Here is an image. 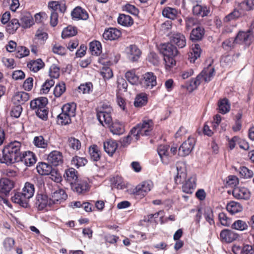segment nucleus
I'll list each match as a JSON object with an SVG mask.
<instances>
[{"mask_svg": "<svg viewBox=\"0 0 254 254\" xmlns=\"http://www.w3.org/2000/svg\"><path fill=\"white\" fill-rule=\"evenodd\" d=\"M154 124L152 120L144 119L142 122L134 127L128 135L123 139L124 145L130 143L131 140L137 141L141 136L150 135L153 130Z\"/></svg>", "mask_w": 254, "mask_h": 254, "instance_id": "f257e3e1", "label": "nucleus"}, {"mask_svg": "<svg viewBox=\"0 0 254 254\" xmlns=\"http://www.w3.org/2000/svg\"><path fill=\"white\" fill-rule=\"evenodd\" d=\"M21 143L18 141L10 142L2 149L0 155V163L7 165H11L20 159Z\"/></svg>", "mask_w": 254, "mask_h": 254, "instance_id": "f03ea898", "label": "nucleus"}, {"mask_svg": "<svg viewBox=\"0 0 254 254\" xmlns=\"http://www.w3.org/2000/svg\"><path fill=\"white\" fill-rule=\"evenodd\" d=\"M112 111L111 107L107 104H103L98 107L97 110V117L99 122L103 126L104 124L110 125L112 122L111 113Z\"/></svg>", "mask_w": 254, "mask_h": 254, "instance_id": "7ed1b4c3", "label": "nucleus"}, {"mask_svg": "<svg viewBox=\"0 0 254 254\" xmlns=\"http://www.w3.org/2000/svg\"><path fill=\"white\" fill-rule=\"evenodd\" d=\"M153 187V184L152 181L150 180L144 181L135 187L133 190V193L136 196L143 197L151 190Z\"/></svg>", "mask_w": 254, "mask_h": 254, "instance_id": "20e7f679", "label": "nucleus"}, {"mask_svg": "<svg viewBox=\"0 0 254 254\" xmlns=\"http://www.w3.org/2000/svg\"><path fill=\"white\" fill-rule=\"evenodd\" d=\"M195 142L194 138L189 137L179 147V154L183 156L188 155L194 148Z\"/></svg>", "mask_w": 254, "mask_h": 254, "instance_id": "39448f33", "label": "nucleus"}, {"mask_svg": "<svg viewBox=\"0 0 254 254\" xmlns=\"http://www.w3.org/2000/svg\"><path fill=\"white\" fill-rule=\"evenodd\" d=\"M11 200L13 203L18 204L24 208H28L30 206V198L20 191L16 192L11 197Z\"/></svg>", "mask_w": 254, "mask_h": 254, "instance_id": "423d86ee", "label": "nucleus"}, {"mask_svg": "<svg viewBox=\"0 0 254 254\" xmlns=\"http://www.w3.org/2000/svg\"><path fill=\"white\" fill-rule=\"evenodd\" d=\"M169 146L160 145L157 148V152L162 162L164 164H168L171 160V154L169 152Z\"/></svg>", "mask_w": 254, "mask_h": 254, "instance_id": "0eeeda50", "label": "nucleus"}, {"mask_svg": "<svg viewBox=\"0 0 254 254\" xmlns=\"http://www.w3.org/2000/svg\"><path fill=\"white\" fill-rule=\"evenodd\" d=\"M67 197V195L64 190L58 189L51 193L49 204L60 203L65 200Z\"/></svg>", "mask_w": 254, "mask_h": 254, "instance_id": "6e6552de", "label": "nucleus"}, {"mask_svg": "<svg viewBox=\"0 0 254 254\" xmlns=\"http://www.w3.org/2000/svg\"><path fill=\"white\" fill-rule=\"evenodd\" d=\"M254 30L249 29L247 32H240L235 38L236 43H244L247 45H250L253 37Z\"/></svg>", "mask_w": 254, "mask_h": 254, "instance_id": "1a4fd4ad", "label": "nucleus"}, {"mask_svg": "<svg viewBox=\"0 0 254 254\" xmlns=\"http://www.w3.org/2000/svg\"><path fill=\"white\" fill-rule=\"evenodd\" d=\"M143 76L142 84L144 87L148 89H152L156 85V76L153 72H146L143 74Z\"/></svg>", "mask_w": 254, "mask_h": 254, "instance_id": "9d476101", "label": "nucleus"}, {"mask_svg": "<svg viewBox=\"0 0 254 254\" xmlns=\"http://www.w3.org/2000/svg\"><path fill=\"white\" fill-rule=\"evenodd\" d=\"M47 160L49 163H51L53 166L60 165L63 162V154L59 151H53L49 154Z\"/></svg>", "mask_w": 254, "mask_h": 254, "instance_id": "9b49d317", "label": "nucleus"}, {"mask_svg": "<svg viewBox=\"0 0 254 254\" xmlns=\"http://www.w3.org/2000/svg\"><path fill=\"white\" fill-rule=\"evenodd\" d=\"M238 237V235L229 229L223 230L220 234V238L222 242L232 243Z\"/></svg>", "mask_w": 254, "mask_h": 254, "instance_id": "f8f14e48", "label": "nucleus"}, {"mask_svg": "<svg viewBox=\"0 0 254 254\" xmlns=\"http://www.w3.org/2000/svg\"><path fill=\"white\" fill-rule=\"evenodd\" d=\"M233 196L237 199H248L250 197L251 192L244 187H236L233 190Z\"/></svg>", "mask_w": 254, "mask_h": 254, "instance_id": "ddd939ff", "label": "nucleus"}, {"mask_svg": "<svg viewBox=\"0 0 254 254\" xmlns=\"http://www.w3.org/2000/svg\"><path fill=\"white\" fill-rule=\"evenodd\" d=\"M126 53L128 58L132 62L138 60L140 58L141 52L135 45H130L126 48Z\"/></svg>", "mask_w": 254, "mask_h": 254, "instance_id": "4468645a", "label": "nucleus"}, {"mask_svg": "<svg viewBox=\"0 0 254 254\" xmlns=\"http://www.w3.org/2000/svg\"><path fill=\"white\" fill-rule=\"evenodd\" d=\"M23 163L26 166H31L35 164L36 162V157L35 155L31 151H26L20 155V161Z\"/></svg>", "mask_w": 254, "mask_h": 254, "instance_id": "2eb2a0df", "label": "nucleus"}, {"mask_svg": "<svg viewBox=\"0 0 254 254\" xmlns=\"http://www.w3.org/2000/svg\"><path fill=\"white\" fill-rule=\"evenodd\" d=\"M232 251L234 254H254V244L246 245L241 247L238 245H234Z\"/></svg>", "mask_w": 254, "mask_h": 254, "instance_id": "dca6fc26", "label": "nucleus"}, {"mask_svg": "<svg viewBox=\"0 0 254 254\" xmlns=\"http://www.w3.org/2000/svg\"><path fill=\"white\" fill-rule=\"evenodd\" d=\"M14 186L13 181L7 178H2L0 180V192L6 195L13 188Z\"/></svg>", "mask_w": 254, "mask_h": 254, "instance_id": "f3484780", "label": "nucleus"}, {"mask_svg": "<svg viewBox=\"0 0 254 254\" xmlns=\"http://www.w3.org/2000/svg\"><path fill=\"white\" fill-rule=\"evenodd\" d=\"M29 97L28 93L23 91H19L15 93L12 101L15 105L21 106L28 101Z\"/></svg>", "mask_w": 254, "mask_h": 254, "instance_id": "a211bd4d", "label": "nucleus"}, {"mask_svg": "<svg viewBox=\"0 0 254 254\" xmlns=\"http://www.w3.org/2000/svg\"><path fill=\"white\" fill-rule=\"evenodd\" d=\"M64 179L70 185L78 180V172L73 168L66 169L63 175Z\"/></svg>", "mask_w": 254, "mask_h": 254, "instance_id": "6ab92c4d", "label": "nucleus"}, {"mask_svg": "<svg viewBox=\"0 0 254 254\" xmlns=\"http://www.w3.org/2000/svg\"><path fill=\"white\" fill-rule=\"evenodd\" d=\"M177 174L175 178V181L177 184L182 183L183 181L187 177L186 169L185 164L182 163H178L177 164Z\"/></svg>", "mask_w": 254, "mask_h": 254, "instance_id": "aec40b11", "label": "nucleus"}, {"mask_svg": "<svg viewBox=\"0 0 254 254\" xmlns=\"http://www.w3.org/2000/svg\"><path fill=\"white\" fill-rule=\"evenodd\" d=\"M160 52L164 55V57L170 56H176L178 54L176 47L170 43L161 45L160 47Z\"/></svg>", "mask_w": 254, "mask_h": 254, "instance_id": "412c9836", "label": "nucleus"}, {"mask_svg": "<svg viewBox=\"0 0 254 254\" xmlns=\"http://www.w3.org/2000/svg\"><path fill=\"white\" fill-rule=\"evenodd\" d=\"M196 179L195 175L190 177L183 185V191L187 193H192L196 187Z\"/></svg>", "mask_w": 254, "mask_h": 254, "instance_id": "4be33fe9", "label": "nucleus"}, {"mask_svg": "<svg viewBox=\"0 0 254 254\" xmlns=\"http://www.w3.org/2000/svg\"><path fill=\"white\" fill-rule=\"evenodd\" d=\"M72 190L78 194L83 193L88 189V184L83 181H76L70 185Z\"/></svg>", "mask_w": 254, "mask_h": 254, "instance_id": "5701e85b", "label": "nucleus"}, {"mask_svg": "<svg viewBox=\"0 0 254 254\" xmlns=\"http://www.w3.org/2000/svg\"><path fill=\"white\" fill-rule=\"evenodd\" d=\"M171 41L180 48H183L186 45V37L181 33H177L173 34L171 37Z\"/></svg>", "mask_w": 254, "mask_h": 254, "instance_id": "b1692460", "label": "nucleus"}, {"mask_svg": "<svg viewBox=\"0 0 254 254\" xmlns=\"http://www.w3.org/2000/svg\"><path fill=\"white\" fill-rule=\"evenodd\" d=\"M35 204L38 209L42 210L45 208L49 204V199L48 196L43 194H38L36 196Z\"/></svg>", "mask_w": 254, "mask_h": 254, "instance_id": "393cba45", "label": "nucleus"}, {"mask_svg": "<svg viewBox=\"0 0 254 254\" xmlns=\"http://www.w3.org/2000/svg\"><path fill=\"white\" fill-rule=\"evenodd\" d=\"M121 33L116 28H110L105 31L103 34V37L107 40H115L120 37Z\"/></svg>", "mask_w": 254, "mask_h": 254, "instance_id": "a878e982", "label": "nucleus"}, {"mask_svg": "<svg viewBox=\"0 0 254 254\" xmlns=\"http://www.w3.org/2000/svg\"><path fill=\"white\" fill-rule=\"evenodd\" d=\"M199 75H201L202 82L208 83L211 80L214 75V68L209 65L201 71Z\"/></svg>", "mask_w": 254, "mask_h": 254, "instance_id": "bb28decb", "label": "nucleus"}, {"mask_svg": "<svg viewBox=\"0 0 254 254\" xmlns=\"http://www.w3.org/2000/svg\"><path fill=\"white\" fill-rule=\"evenodd\" d=\"M48 103V100L45 97H41L33 100L30 102V107L35 112L45 107Z\"/></svg>", "mask_w": 254, "mask_h": 254, "instance_id": "cd10ccee", "label": "nucleus"}, {"mask_svg": "<svg viewBox=\"0 0 254 254\" xmlns=\"http://www.w3.org/2000/svg\"><path fill=\"white\" fill-rule=\"evenodd\" d=\"M45 64L40 59L32 60L27 64V67L34 72H38L44 66Z\"/></svg>", "mask_w": 254, "mask_h": 254, "instance_id": "c85d7f7f", "label": "nucleus"}, {"mask_svg": "<svg viewBox=\"0 0 254 254\" xmlns=\"http://www.w3.org/2000/svg\"><path fill=\"white\" fill-rule=\"evenodd\" d=\"M118 145L116 141L109 139L104 142V149L110 156H112L115 152Z\"/></svg>", "mask_w": 254, "mask_h": 254, "instance_id": "c756f323", "label": "nucleus"}, {"mask_svg": "<svg viewBox=\"0 0 254 254\" xmlns=\"http://www.w3.org/2000/svg\"><path fill=\"white\" fill-rule=\"evenodd\" d=\"M71 15L73 18L76 19L86 20L88 18V14L87 11L79 6L73 9L71 12Z\"/></svg>", "mask_w": 254, "mask_h": 254, "instance_id": "7c9ffc66", "label": "nucleus"}, {"mask_svg": "<svg viewBox=\"0 0 254 254\" xmlns=\"http://www.w3.org/2000/svg\"><path fill=\"white\" fill-rule=\"evenodd\" d=\"M76 105L72 102L67 103L63 106L62 108V113L67 115L70 118L74 117L75 116Z\"/></svg>", "mask_w": 254, "mask_h": 254, "instance_id": "2f4dec72", "label": "nucleus"}, {"mask_svg": "<svg viewBox=\"0 0 254 254\" xmlns=\"http://www.w3.org/2000/svg\"><path fill=\"white\" fill-rule=\"evenodd\" d=\"M201 53V49L198 44L192 45L191 51L189 54V59L191 63H194L199 58Z\"/></svg>", "mask_w": 254, "mask_h": 254, "instance_id": "473e14b6", "label": "nucleus"}, {"mask_svg": "<svg viewBox=\"0 0 254 254\" xmlns=\"http://www.w3.org/2000/svg\"><path fill=\"white\" fill-rule=\"evenodd\" d=\"M204 35V28L201 26H197L191 31L190 35V39L192 41L200 40L203 38Z\"/></svg>", "mask_w": 254, "mask_h": 254, "instance_id": "72a5a7b5", "label": "nucleus"}, {"mask_svg": "<svg viewBox=\"0 0 254 254\" xmlns=\"http://www.w3.org/2000/svg\"><path fill=\"white\" fill-rule=\"evenodd\" d=\"M118 22L122 26L129 27L133 24V20L129 15L120 14L118 18Z\"/></svg>", "mask_w": 254, "mask_h": 254, "instance_id": "f704fd0d", "label": "nucleus"}, {"mask_svg": "<svg viewBox=\"0 0 254 254\" xmlns=\"http://www.w3.org/2000/svg\"><path fill=\"white\" fill-rule=\"evenodd\" d=\"M37 170L41 175H48L51 173L52 167L49 164L41 162L37 166Z\"/></svg>", "mask_w": 254, "mask_h": 254, "instance_id": "c9c22d12", "label": "nucleus"}, {"mask_svg": "<svg viewBox=\"0 0 254 254\" xmlns=\"http://www.w3.org/2000/svg\"><path fill=\"white\" fill-rule=\"evenodd\" d=\"M226 208L228 211L232 214L241 212L243 210V206L241 204L235 201H231L228 203Z\"/></svg>", "mask_w": 254, "mask_h": 254, "instance_id": "e433bc0d", "label": "nucleus"}, {"mask_svg": "<svg viewBox=\"0 0 254 254\" xmlns=\"http://www.w3.org/2000/svg\"><path fill=\"white\" fill-rule=\"evenodd\" d=\"M192 11L194 14L204 17L207 15L209 11L206 6L197 4L193 7Z\"/></svg>", "mask_w": 254, "mask_h": 254, "instance_id": "4c0bfd02", "label": "nucleus"}, {"mask_svg": "<svg viewBox=\"0 0 254 254\" xmlns=\"http://www.w3.org/2000/svg\"><path fill=\"white\" fill-rule=\"evenodd\" d=\"M20 191L26 195L27 197L30 199L33 197L34 194V185L29 182H26L25 183L24 187Z\"/></svg>", "mask_w": 254, "mask_h": 254, "instance_id": "58836bf2", "label": "nucleus"}, {"mask_svg": "<svg viewBox=\"0 0 254 254\" xmlns=\"http://www.w3.org/2000/svg\"><path fill=\"white\" fill-rule=\"evenodd\" d=\"M89 153L91 159L93 161H97L100 159V151L96 145H93L89 147Z\"/></svg>", "mask_w": 254, "mask_h": 254, "instance_id": "ea45409f", "label": "nucleus"}, {"mask_svg": "<svg viewBox=\"0 0 254 254\" xmlns=\"http://www.w3.org/2000/svg\"><path fill=\"white\" fill-rule=\"evenodd\" d=\"M110 129L111 132L114 134H122L125 131L124 125L119 121H115L113 123Z\"/></svg>", "mask_w": 254, "mask_h": 254, "instance_id": "a19ab883", "label": "nucleus"}, {"mask_svg": "<svg viewBox=\"0 0 254 254\" xmlns=\"http://www.w3.org/2000/svg\"><path fill=\"white\" fill-rule=\"evenodd\" d=\"M218 109L220 113L225 114L230 110V104L228 99L224 98L218 102Z\"/></svg>", "mask_w": 254, "mask_h": 254, "instance_id": "79ce46f5", "label": "nucleus"}, {"mask_svg": "<svg viewBox=\"0 0 254 254\" xmlns=\"http://www.w3.org/2000/svg\"><path fill=\"white\" fill-rule=\"evenodd\" d=\"M178 14V11L177 9L170 7H165L162 10L163 16L171 19H175Z\"/></svg>", "mask_w": 254, "mask_h": 254, "instance_id": "37998d69", "label": "nucleus"}, {"mask_svg": "<svg viewBox=\"0 0 254 254\" xmlns=\"http://www.w3.org/2000/svg\"><path fill=\"white\" fill-rule=\"evenodd\" d=\"M147 97L145 94H140L136 96L134 102V105L136 107L140 108L146 104Z\"/></svg>", "mask_w": 254, "mask_h": 254, "instance_id": "c03bdc74", "label": "nucleus"}, {"mask_svg": "<svg viewBox=\"0 0 254 254\" xmlns=\"http://www.w3.org/2000/svg\"><path fill=\"white\" fill-rule=\"evenodd\" d=\"M239 9L244 13V11H249L254 8V0H247L241 2L239 5Z\"/></svg>", "mask_w": 254, "mask_h": 254, "instance_id": "a18cd8bd", "label": "nucleus"}, {"mask_svg": "<svg viewBox=\"0 0 254 254\" xmlns=\"http://www.w3.org/2000/svg\"><path fill=\"white\" fill-rule=\"evenodd\" d=\"M111 186L118 189H123L125 188V184L121 177L117 176L114 177L111 180Z\"/></svg>", "mask_w": 254, "mask_h": 254, "instance_id": "49530a36", "label": "nucleus"}, {"mask_svg": "<svg viewBox=\"0 0 254 254\" xmlns=\"http://www.w3.org/2000/svg\"><path fill=\"white\" fill-rule=\"evenodd\" d=\"M87 162V160L85 158L77 156L73 157L71 160V164L77 168L85 166Z\"/></svg>", "mask_w": 254, "mask_h": 254, "instance_id": "de8ad7c7", "label": "nucleus"}, {"mask_svg": "<svg viewBox=\"0 0 254 254\" xmlns=\"http://www.w3.org/2000/svg\"><path fill=\"white\" fill-rule=\"evenodd\" d=\"M20 26L18 19L16 18L12 19L7 26V31L10 34H13Z\"/></svg>", "mask_w": 254, "mask_h": 254, "instance_id": "09e8293b", "label": "nucleus"}, {"mask_svg": "<svg viewBox=\"0 0 254 254\" xmlns=\"http://www.w3.org/2000/svg\"><path fill=\"white\" fill-rule=\"evenodd\" d=\"M34 144L38 148H46L48 146V141L43 136H35L33 140Z\"/></svg>", "mask_w": 254, "mask_h": 254, "instance_id": "8fccbe9b", "label": "nucleus"}, {"mask_svg": "<svg viewBox=\"0 0 254 254\" xmlns=\"http://www.w3.org/2000/svg\"><path fill=\"white\" fill-rule=\"evenodd\" d=\"M245 14L240 9H234L233 11L227 15L224 19L225 22H229L231 20L236 19L239 17L242 16Z\"/></svg>", "mask_w": 254, "mask_h": 254, "instance_id": "3c124183", "label": "nucleus"}, {"mask_svg": "<svg viewBox=\"0 0 254 254\" xmlns=\"http://www.w3.org/2000/svg\"><path fill=\"white\" fill-rule=\"evenodd\" d=\"M101 44L99 41H93L90 43V50L93 55H98L101 53Z\"/></svg>", "mask_w": 254, "mask_h": 254, "instance_id": "603ef678", "label": "nucleus"}, {"mask_svg": "<svg viewBox=\"0 0 254 254\" xmlns=\"http://www.w3.org/2000/svg\"><path fill=\"white\" fill-rule=\"evenodd\" d=\"M125 76L128 81L131 84H136L138 83V77L135 74L134 70L127 71Z\"/></svg>", "mask_w": 254, "mask_h": 254, "instance_id": "864d4df0", "label": "nucleus"}, {"mask_svg": "<svg viewBox=\"0 0 254 254\" xmlns=\"http://www.w3.org/2000/svg\"><path fill=\"white\" fill-rule=\"evenodd\" d=\"M66 87L64 83L62 82L57 84L54 88V94L56 97H61L65 91Z\"/></svg>", "mask_w": 254, "mask_h": 254, "instance_id": "5fc2aeb1", "label": "nucleus"}, {"mask_svg": "<svg viewBox=\"0 0 254 254\" xmlns=\"http://www.w3.org/2000/svg\"><path fill=\"white\" fill-rule=\"evenodd\" d=\"M48 38V35L42 27L37 29L35 33V38L44 43Z\"/></svg>", "mask_w": 254, "mask_h": 254, "instance_id": "6e6d98bb", "label": "nucleus"}, {"mask_svg": "<svg viewBox=\"0 0 254 254\" xmlns=\"http://www.w3.org/2000/svg\"><path fill=\"white\" fill-rule=\"evenodd\" d=\"M76 33L75 28L71 26H69L63 30L62 33V37L63 38H66L68 37L74 36Z\"/></svg>", "mask_w": 254, "mask_h": 254, "instance_id": "4d7b16f0", "label": "nucleus"}, {"mask_svg": "<svg viewBox=\"0 0 254 254\" xmlns=\"http://www.w3.org/2000/svg\"><path fill=\"white\" fill-rule=\"evenodd\" d=\"M71 122V118L67 115L61 113L57 117V123L59 125L63 126L68 124Z\"/></svg>", "mask_w": 254, "mask_h": 254, "instance_id": "13d9d810", "label": "nucleus"}, {"mask_svg": "<svg viewBox=\"0 0 254 254\" xmlns=\"http://www.w3.org/2000/svg\"><path fill=\"white\" fill-rule=\"evenodd\" d=\"M68 144L69 147L74 150H78L81 148L80 141L74 137H70L68 139Z\"/></svg>", "mask_w": 254, "mask_h": 254, "instance_id": "bf43d9fd", "label": "nucleus"}, {"mask_svg": "<svg viewBox=\"0 0 254 254\" xmlns=\"http://www.w3.org/2000/svg\"><path fill=\"white\" fill-rule=\"evenodd\" d=\"M248 225L247 223L241 220H238L236 221L232 225L233 229L239 230L244 231L248 229Z\"/></svg>", "mask_w": 254, "mask_h": 254, "instance_id": "052dcab7", "label": "nucleus"}, {"mask_svg": "<svg viewBox=\"0 0 254 254\" xmlns=\"http://www.w3.org/2000/svg\"><path fill=\"white\" fill-rule=\"evenodd\" d=\"M14 244V239L10 237L5 238L3 242L4 249L7 252H10L12 250Z\"/></svg>", "mask_w": 254, "mask_h": 254, "instance_id": "680f3d73", "label": "nucleus"}, {"mask_svg": "<svg viewBox=\"0 0 254 254\" xmlns=\"http://www.w3.org/2000/svg\"><path fill=\"white\" fill-rule=\"evenodd\" d=\"M54 84L55 81L53 79H47L42 86L41 93L42 94H47Z\"/></svg>", "mask_w": 254, "mask_h": 254, "instance_id": "e2e57ef3", "label": "nucleus"}, {"mask_svg": "<svg viewBox=\"0 0 254 254\" xmlns=\"http://www.w3.org/2000/svg\"><path fill=\"white\" fill-rule=\"evenodd\" d=\"M93 85L91 82H87L85 84H81L78 87V90L79 92L83 94L89 93L92 91Z\"/></svg>", "mask_w": 254, "mask_h": 254, "instance_id": "0e129e2a", "label": "nucleus"}, {"mask_svg": "<svg viewBox=\"0 0 254 254\" xmlns=\"http://www.w3.org/2000/svg\"><path fill=\"white\" fill-rule=\"evenodd\" d=\"M60 69L56 64H52L49 69V75L53 78H57L60 76Z\"/></svg>", "mask_w": 254, "mask_h": 254, "instance_id": "69168bd1", "label": "nucleus"}, {"mask_svg": "<svg viewBox=\"0 0 254 254\" xmlns=\"http://www.w3.org/2000/svg\"><path fill=\"white\" fill-rule=\"evenodd\" d=\"M122 9L123 11L133 15H136L138 13V9L133 5L127 3L123 5Z\"/></svg>", "mask_w": 254, "mask_h": 254, "instance_id": "338daca9", "label": "nucleus"}, {"mask_svg": "<svg viewBox=\"0 0 254 254\" xmlns=\"http://www.w3.org/2000/svg\"><path fill=\"white\" fill-rule=\"evenodd\" d=\"M20 25L23 28L30 27L33 24L32 18L29 16H24L21 18Z\"/></svg>", "mask_w": 254, "mask_h": 254, "instance_id": "774afa93", "label": "nucleus"}]
</instances>
